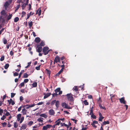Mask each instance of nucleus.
<instances>
[{"mask_svg": "<svg viewBox=\"0 0 130 130\" xmlns=\"http://www.w3.org/2000/svg\"><path fill=\"white\" fill-rule=\"evenodd\" d=\"M67 98L68 100L70 101H74L73 98V95L71 93L67 94L66 95Z\"/></svg>", "mask_w": 130, "mask_h": 130, "instance_id": "nucleus-1", "label": "nucleus"}, {"mask_svg": "<svg viewBox=\"0 0 130 130\" xmlns=\"http://www.w3.org/2000/svg\"><path fill=\"white\" fill-rule=\"evenodd\" d=\"M48 49V47L47 46L44 47L42 49V52L45 55H46L48 54L49 51Z\"/></svg>", "mask_w": 130, "mask_h": 130, "instance_id": "nucleus-2", "label": "nucleus"}, {"mask_svg": "<svg viewBox=\"0 0 130 130\" xmlns=\"http://www.w3.org/2000/svg\"><path fill=\"white\" fill-rule=\"evenodd\" d=\"M60 119H59L55 122V125H59L60 124L61 126H65V123H62L61 122V121H60Z\"/></svg>", "mask_w": 130, "mask_h": 130, "instance_id": "nucleus-3", "label": "nucleus"}, {"mask_svg": "<svg viewBox=\"0 0 130 130\" xmlns=\"http://www.w3.org/2000/svg\"><path fill=\"white\" fill-rule=\"evenodd\" d=\"M36 46L37 48H36V51L39 53L41 52L42 50V47L39 46V44H36Z\"/></svg>", "mask_w": 130, "mask_h": 130, "instance_id": "nucleus-4", "label": "nucleus"}, {"mask_svg": "<svg viewBox=\"0 0 130 130\" xmlns=\"http://www.w3.org/2000/svg\"><path fill=\"white\" fill-rule=\"evenodd\" d=\"M120 102L121 104H126V101L125 100V98L124 97H122L119 99Z\"/></svg>", "mask_w": 130, "mask_h": 130, "instance_id": "nucleus-5", "label": "nucleus"}, {"mask_svg": "<svg viewBox=\"0 0 130 130\" xmlns=\"http://www.w3.org/2000/svg\"><path fill=\"white\" fill-rule=\"evenodd\" d=\"M55 93H57L58 95H60L62 93V91H60V88H58L55 90Z\"/></svg>", "mask_w": 130, "mask_h": 130, "instance_id": "nucleus-6", "label": "nucleus"}, {"mask_svg": "<svg viewBox=\"0 0 130 130\" xmlns=\"http://www.w3.org/2000/svg\"><path fill=\"white\" fill-rule=\"evenodd\" d=\"M35 105L34 104H33L32 105H24L23 106V108H25V109H28L29 108L31 107L34 106Z\"/></svg>", "mask_w": 130, "mask_h": 130, "instance_id": "nucleus-7", "label": "nucleus"}, {"mask_svg": "<svg viewBox=\"0 0 130 130\" xmlns=\"http://www.w3.org/2000/svg\"><path fill=\"white\" fill-rule=\"evenodd\" d=\"M49 114L51 116H54L55 114V112L53 109H50L48 111Z\"/></svg>", "mask_w": 130, "mask_h": 130, "instance_id": "nucleus-8", "label": "nucleus"}, {"mask_svg": "<svg viewBox=\"0 0 130 130\" xmlns=\"http://www.w3.org/2000/svg\"><path fill=\"white\" fill-rule=\"evenodd\" d=\"M60 61V58L59 57L56 56V57L54 59V64H55V63H57L58 62Z\"/></svg>", "mask_w": 130, "mask_h": 130, "instance_id": "nucleus-9", "label": "nucleus"}, {"mask_svg": "<svg viewBox=\"0 0 130 130\" xmlns=\"http://www.w3.org/2000/svg\"><path fill=\"white\" fill-rule=\"evenodd\" d=\"M7 101L9 104L11 103L12 105H13L15 104L14 101L12 100V99H10V100H8Z\"/></svg>", "mask_w": 130, "mask_h": 130, "instance_id": "nucleus-10", "label": "nucleus"}, {"mask_svg": "<svg viewBox=\"0 0 130 130\" xmlns=\"http://www.w3.org/2000/svg\"><path fill=\"white\" fill-rule=\"evenodd\" d=\"M27 125L26 124H23L22 126L21 127L20 129H26L27 127Z\"/></svg>", "mask_w": 130, "mask_h": 130, "instance_id": "nucleus-11", "label": "nucleus"}, {"mask_svg": "<svg viewBox=\"0 0 130 130\" xmlns=\"http://www.w3.org/2000/svg\"><path fill=\"white\" fill-rule=\"evenodd\" d=\"M41 10L40 8H39L37 11L36 14H38L39 16H40L41 14Z\"/></svg>", "mask_w": 130, "mask_h": 130, "instance_id": "nucleus-12", "label": "nucleus"}, {"mask_svg": "<svg viewBox=\"0 0 130 130\" xmlns=\"http://www.w3.org/2000/svg\"><path fill=\"white\" fill-rule=\"evenodd\" d=\"M51 94V93H49L45 94L44 97V99H46Z\"/></svg>", "mask_w": 130, "mask_h": 130, "instance_id": "nucleus-13", "label": "nucleus"}, {"mask_svg": "<svg viewBox=\"0 0 130 130\" xmlns=\"http://www.w3.org/2000/svg\"><path fill=\"white\" fill-rule=\"evenodd\" d=\"M27 110H26L25 108H24L22 109V112L23 113V115H24L26 114V112Z\"/></svg>", "mask_w": 130, "mask_h": 130, "instance_id": "nucleus-14", "label": "nucleus"}, {"mask_svg": "<svg viewBox=\"0 0 130 130\" xmlns=\"http://www.w3.org/2000/svg\"><path fill=\"white\" fill-rule=\"evenodd\" d=\"M21 116V114H19L17 115V120L19 121L20 120V119Z\"/></svg>", "mask_w": 130, "mask_h": 130, "instance_id": "nucleus-15", "label": "nucleus"}, {"mask_svg": "<svg viewBox=\"0 0 130 130\" xmlns=\"http://www.w3.org/2000/svg\"><path fill=\"white\" fill-rule=\"evenodd\" d=\"M35 42L36 43H39L40 41V38L38 37H37L35 38Z\"/></svg>", "mask_w": 130, "mask_h": 130, "instance_id": "nucleus-16", "label": "nucleus"}, {"mask_svg": "<svg viewBox=\"0 0 130 130\" xmlns=\"http://www.w3.org/2000/svg\"><path fill=\"white\" fill-rule=\"evenodd\" d=\"M59 102L58 101H56L55 103V106L57 108H58L59 107Z\"/></svg>", "mask_w": 130, "mask_h": 130, "instance_id": "nucleus-17", "label": "nucleus"}, {"mask_svg": "<svg viewBox=\"0 0 130 130\" xmlns=\"http://www.w3.org/2000/svg\"><path fill=\"white\" fill-rule=\"evenodd\" d=\"M72 107H71L68 104L66 103V108L67 109H72Z\"/></svg>", "mask_w": 130, "mask_h": 130, "instance_id": "nucleus-18", "label": "nucleus"}, {"mask_svg": "<svg viewBox=\"0 0 130 130\" xmlns=\"http://www.w3.org/2000/svg\"><path fill=\"white\" fill-rule=\"evenodd\" d=\"M45 45V43L44 42L42 41L39 44V46H44Z\"/></svg>", "mask_w": 130, "mask_h": 130, "instance_id": "nucleus-19", "label": "nucleus"}, {"mask_svg": "<svg viewBox=\"0 0 130 130\" xmlns=\"http://www.w3.org/2000/svg\"><path fill=\"white\" fill-rule=\"evenodd\" d=\"M9 4L10 3L9 2H6L4 5V6L5 8L7 7L9 5Z\"/></svg>", "mask_w": 130, "mask_h": 130, "instance_id": "nucleus-20", "label": "nucleus"}, {"mask_svg": "<svg viewBox=\"0 0 130 130\" xmlns=\"http://www.w3.org/2000/svg\"><path fill=\"white\" fill-rule=\"evenodd\" d=\"M73 90L77 92L78 90V88L77 86H74V87L73 88Z\"/></svg>", "mask_w": 130, "mask_h": 130, "instance_id": "nucleus-21", "label": "nucleus"}, {"mask_svg": "<svg viewBox=\"0 0 130 130\" xmlns=\"http://www.w3.org/2000/svg\"><path fill=\"white\" fill-rule=\"evenodd\" d=\"M40 116L45 118H46L47 117V116L44 113H42L40 114Z\"/></svg>", "mask_w": 130, "mask_h": 130, "instance_id": "nucleus-22", "label": "nucleus"}, {"mask_svg": "<svg viewBox=\"0 0 130 130\" xmlns=\"http://www.w3.org/2000/svg\"><path fill=\"white\" fill-rule=\"evenodd\" d=\"M43 119L42 118H40L37 119V121H39V122H41L42 123L43 122Z\"/></svg>", "mask_w": 130, "mask_h": 130, "instance_id": "nucleus-23", "label": "nucleus"}, {"mask_svg": "<svg viewBox=\"0 0 130 130\" xmlns=\"http://www.w3.org/2000/svg\"><path fill=\"white\" fill-rule=\"evenodd\" d=\"M83 103L86 105H88L89 104L87 102L86 100L83 101Z\"/></svg>", "mask_w": 130, "mask_h": 130, "instance_id": "nucleus-24", "label": "nucleus"}, {"mask_svg": "<svg viewBox=\"0 0 130 130\" xmlns=\"http://www.w3.org/2000/svg\"><path fill=\"white\" fill-rule=\"evenodd\" d=\"M28 24L29 26V28H31L33 25L32 22V21L29 22L28 23Z\"/></svg>", "mask_w": 130, "mask_h": 130, "instance_id": "nucleus-25", "label": "nucleus"}, {"mask_svg": "<svg viewBox=\"0 0 130 130\" xmlns=\"http://www.w3.org/2000/svg\"><path fill=\"white\" fill-rule=\"evenodd\" d=\"M104 118L103 116L99 117V121H102V120Z\"/></svg>", "mask_w": 130, "mask_h": 130, "instance_id": "nucleus-26", "label": "nucleus"}, {"mask_svg": "<svg viewBox=\"0 0 130 130\" xmlns=\"http://www.w3.org/2000/svg\"><path fill=\"white\" fill-rule=\"evenodd\" d=\"M32 85L33 87H36L37 86V83L36 82L32 84Z\"/></svg>", "mask_w": 130, "mask_h": 130, "instance_id": "nucleus-27", "label": "nucleus"}, {"mask_svg": "<svg viewBox=\"0 0 130 130\" xmlns=\"http://www.w3.org/2000/svg\"><path fill=\"white\" fill-rule=\"evenodd\" d=\"M99 106L101 109H103L105 110L106 109V108H105V107H104V106H103V107L102 106V105H101V104H99Z\"/></svg>", "mask_w": 130, "mask_h": 130, "instance_id": "nucleus-28", "label": "nucleus"}, {"mask_svg": "<svg viewBox=\"0 0 130 130\" xmlns=\"http://www.w3.org/2000/svg\"><path fill=\"white\" fill-rule=\"evenodd\" d=\"M22 4L21 5V6L22 7V8L23 9H24L25 8V7L26 4H25V3H23V2H22Z\"/></svg>", "mask_w": 130, "mask_h": 130, "instance_id": "nucleus-29", "label": "nucleus"}, {"mask_svg": "<svg viewBox=\"0 0 130 130\" xmlns=\"http://www.w3.org/2000/svg\"><path fill=\"white\" fill-rule=\"evenodd\" d=\"M102 101L101 99V98L99 97V99L97 100V102L99 104H101V103L102 102Z\"/></svg>", "mask_w": 130, "mask_h": 130, "instance_id": "nucleus-30", "label": "nucleus"}, {"mask_svg": "<svg viewBox=\"0 0 130 130\" xmlns=\"http://www.w3.org/2000/svg\"><path fill=\"white\" fill-rule=\"evenodd\" d=\"M34 122L32 121H30L28 122V125L30 126L33 124Z\"/></svg>", "mask_w": 130, "mask_h": 130, "instance_id": "nucleus-31", "label": "nucleus"}, {"mask_svg": "<svg viewBox=\"0 0 130 130\" xmlns=\"http://www.w3.org/2000/svg\"><path fill=\"white\" fill-rule=\"evenodd\" d=\"M12 17V14H9V15L7 17V20L8 21L11 19Z\"/></svg>", "mask_w": 130, "mask_h": 130, "instance_id": "nucleus-32", "label": "nucleus"}, {"mask_svg": "<svg viewBox=\"0 0 130 130\" xmlns=\"http://www.w3.org/2000/svg\"><path fill=\"white\" fill-rule=\"evenodd\" d=\"M102 123L105 125L106 124H109V122L108 121H104Z\"/></svg>", "mask_w": 130, "mask_h": 130, "instance_id": "nucleus-33", "label": "nucleus"}, {"mask_svg": "<svg viewBox=\"0 0 130 130\" xmlns=\"http://www.w3.org/2000/svg\"><path fill=\"white\" fill-rule=\"evenodd\" d=\"M24 72V70H22L21 71V72L20 73L19 76V78H20L21 76V75L22 73H23Z\"/></svg>", "mask_w": 130, "mask_h": 130, "instance_id": "nucleus-34", "label": "nucleus"}, {"mask_svg": "<svg viewBox=\"0 0 130 130\" xmlns=\"http://www.w3.org/2000/svg\"><path fill=\"white\" fill-rule=\"evenodd\" d=\"M28 75L26 73H25L24 74L23 76V77L26 78L28 77Z\"/></svg>", "mask_w": 130, "mask_h": 130, "instance_id": "nucleus-35", "label": "nucleus"}, {"mask_svg": "<svg viewBox=\"0 0 130 130\" xmlns=\"http://www.w3.org/2000/svg\"><path fill=\"white\" fill-rule=\"evenodd\" d=\"M9 66V65L8 63L6 64L4 66V68L5 69H7Z\"/></svg>", "mask_w": 130, "mask_h": 130, "instance_id": "nucleus-36", "label": "nucleus"}, {"mask_svg": "<svg viewBox=\"0 0 130 130\" xmlns=\"http://www.w3.org/2000/svg\"><path fill=\"white\" fill-rule=\"evenodd\" d=\"M6 113H4L5 116H8L10 115L8 111H7V110H6Z\"/></svg>", "mask_w": 130, "mask_h": 130, "instance_id": "nucleus-37", "label": "nucleus"}, {"mask_svg": "<svg viewBox=\"0 0 130 130\" xmlns=\"http://www.w3.org/2000/svg\"><path fill=\"white\" fill-rule=\"evenodd\" d=\"M91 118L94 119H96V117L93 114H91Z\"/></svg>", "mask_w": 130, "mask_h": 130, "instance_id": "nucleus-38", "label": "nucleus"}, {"mask_svg": "<svg viewBox=\"0 0 130 130\" xmlns=\"http://www.w3.org/2000/svg\"><path fill=\"white\" fill-rule=\"evenodd\" d=\"M19 20V18L18 17H16L14 19V22H17Z\"/></svg>", "mask_w": 130, "mask_h": 130, "instance_id": "nucleus-39", "label": "nucleus"}, {"mask_svg": "<svg viewBox=\"0 0 130 130\" xmlns=\"http://www.w3.org/2000/svg\"><path fill=\"white\" fill-rule=\"evenodd\" d=\"M14 127L15 128H16L18 126V124L15 122L14 123Z\"/></svg>", "mask_w": 130, "mask_h": 130, "instance_id": "nucleus-40", "label": "nucleus"}, {"mask_svg": "<svg viewBox=\"0 0 130 130\" xmlns=\"http://www.w3.org/2000/svg\"><path fill=\"white\" fill-rule=\"evenodd\" d=\"M56 101V100H55L52 101L51 103V105H54V104L55 103Z\"/></svg>", "mask_w": 130, "mask_h": 130, "instance_id": "nucleus-41", "label": "nucleus"}, {"mask_svg": "<svg viewBox=\"0 0 130 130\" xmlns=\"http://www.w3.org/2000/svg\"><path fill=\"white\" fill-rule=\"evenodd\" d=\"M3 43L4 44H6L7 42V40L5 38L3 39Z\"/></svg>", "mask_w": 130, "mask_h": 130, "instance_id": "nucleus-42", "label": "nucleus"}, {"mask_svg": "<svg viewBox=\"0 0 130 130\" xmlns=\"http://www.w3.org/2000/svg\"><path fill=\"white\" fill-rule=\"evenodd\" d=\"M1 14L2 15H5L6 14V13H5V12L4 10H3L1 12Z\"/></svg>", "mask_w": 130, "mask_h": 130, "instance_id": "nucleus-43", "label": "nucleus"}, {"mask_svg": "<svg viewBox=\"0 0 130 130\" xmlns=\"http://www.w3.org/2000/svg\"><path fill=\"white\" fill-rule=\"evenodd\" d=\"M24 120V117H21L20 120V123H21Z\"/></svg>", "mask_w": 130, "mask_h": 130, "instance_id": "nucleus-44", "label": "nucleus"}, {"mask_svg": "<svg viewBox=\"0 0 130 130\" xmlns=\"http://www.w3.org/2000/svg\"><path fill=\"white\" fill-rule=\"evenodd\" d=\"M6 117L5 116L3 115L2 117L1 118V119L2 120H4V119L6 118Z\"/></svg>", "mask_w": 130, "mask_h": 130, "instance_id": "nucleus-45", "label": "nucleus"}, {"mask_svg": "<svg viewBox=\"0 0 130 130\" xmlns=\"http://www.w3.org/2000/svg\"><path fill=\"white\" fill-rule=\"evenodd\" d=\"M2 126L3 127H5L7 124V123L6 122L2 123Z\"/></svg>", "mask_w": 130, "mask_h": 130, "instance_id": "nucleus-46", "label": "nucleus"}, {"mask_svg": "<svg viewBox=\"0 0 130 130\" xmlns=\"http://www.w3.org/2000/svg\"><path fill=\"white\" fill-rule=\"evenodd\" d=\"M15 94L13 93H11V98H13L15 95Z\"/></svg>", "mask_w": 130, "mask_h": 130, "instance_id": "nucleus-47", "label": "nucleus"}, {"mask_svg": "<svg viewBox=\"0 0 130 130\" xmlns=\"http://www.w3.org/2000/svg\"><path fill=\"white\" fill-rule=\"evenodd\" d=\"M3 112V110L2 109L0 108V115L2 116V113Z\"/></svg>", "mask_w": 130, "mask_h": 130, "instance_id": "nucleus-48", "label": "nucleus"}, {"mask_svg": "<svg viewBox=\"0 0 130 130\" xmlns=\"http://www.w3.org/2000/svg\"><path fill=\"white\" fill-rule=\"evenodd\" d=\"M4 56H3L1 57V58L0 59V60L1 61H2L4 60Z\"/></svg>", "mask_w": 130, "mask_h": 130, "instance_id": "nucleus-49", "label": "nucleus"}, {"mask_svg": "<svg viewBox=\"0 0 130 130\" xmlns=\"http://www.w3.org/2000/svg\"><path fill=\"white\" fill-rule=\"evenodd\" d=\"M28 81L29 80L28 79H26L24 80V82L25 83H27Z\"/></svg>", "mask_w": 130, "mask_h": 130, "instance_id": "nucleus-50", "label": "nucleus"}, {"mask_svg": "<svg viewBox=\"0 0 130 130\" xmlns=\"http://www.w3.org/2000/svg\"><path fill=\"white\" fill-rule=\"evenodd\" d=\"M44 103L43 102H39L38 103H37V105H42Z\"/></svg>", "mask_w": 130, "mask_h": 130, "instance_id": "nucleus-51", "label": "nucleus"}, {"mask_svg": "<svg viewBox=\"0 0 130 130\" xmlns=\"http://www.w3.org/2000/svg\"><path fill=\"white\" fill-rule=\"evenodd\" d=\"M70 102L69 103V104L71 105H72L74 104V101H70Z\"/></svg>", "mask_w": 130, "mask_h": 130, "instance_id": "nucleus-52", "label": "nucleus"}, {"mask_svg": "<svg viewBox=\"0 0 130 130\" xmlns=\"http://www.w3.org/2000/svg\"><path fill=\"white\" fill-rule=\"evenodd\" d=\"M98 121H93L92 123L95 124H98Z\"/></svg>", "mask_w": 130, "mask_h": 130, "instance_id": "nucleus-53", "label": "nucleus"}, {"mask_svg": "<svg viewBox=\"0 0 130 130\" xmlns=\"http://www.w3.org/2000/svg\"><path fill=\"white\" fill-rule=\"evenodd\" d=\"M52 96L53 97H54L55 96H57V95H58L57 93H54L53 94H52Z\"/></svg>", "mask_w": 130, "mask_h": 130, "instance_id": "nucleus-54", "label": "nucleus"}, {"mask_svg": "<svg viewBox=\"0 0 130 130\" xmlns=\"http://www.w3.org/2000/svg\"><path fill=\"white\" fill-rule=\"evenodd\" d=\"M71 119L73 121H74V123H75V124H76V122L77 121V120H75V119Z\"/></svg>", "mask_w": 130, "mask_h": 130, "instance_id": "nucleus-55", "label": "nucleus"}, {"mask_svg": "<svg viewBox=\"0 0 130 130\" xmlns=\"http://www.w3.org/2000/svg\"><path fill=\"white\" fill-rule=\"evenodd\" d=\"M13 75L14 76H17L18 75V73L17 72H15L14 73Z\"/></svg>", "mask_w": 130, "mask_h": 130, "instance_id": "nucleus-56", "label": "nucleus"}, {"mask_svg": "<svg viewBox=\"0 0 130 130\" xmlns=\"http://www.w3.org/2000/svg\"><path fill=\"white\" fill-rule=\"evenodd\" d=\"M40 66H38V67H36L35 68L37 70H40Z\"/></svg>", "mask_w": 130, "mask_h": 130, "instance_id": "nucleus-57", "label": "nucleus"}, {"mask_svg": "<svg viewBox=\"0 0 130 130\" xmlns=\"http://www.w3.org/2000/svg\"><path fill=\"white\" fill-rule=\"evenodd\" d=\"M48 128L46 127V126H44L43 127V129L44 130H46Z\"/></svg>", "mask_w": 130, "mask_h": 130, "instance_id": "nucleus-58", "label": "nucleus"}, {"mask_svg": "<svg viewBox=\"0 0 130 130\" xmlns=\"http://www.w3.org/2000/svg\"><path fill=\"white\" fill-rule=\"evenodd\" d=\"M20 100L21 102H22L23 100V97L22 96H21L20 98Z\"/></svg>", "mask_w": 130, "mask_h": 130, "instance_id": "nucleus-59", "label": "nucleus"}, {"mask_svg": "<svg viewBox=\"0 0 130 130\" xmlns=\"http://www.w3.org/2000/svg\"><path fill=\"white\" fill-rule=\"evenodd\" d=\"M93 110L91 109L90 110V113L89 114V115H91V114H93Z\"/></svg>", "mask_w": 130, "mask_h": 130, "instance_id": "nucleus-60", "label": "nucleus"}, {"mask_svg": "<svg viewBox=\"0 0 130 130\" xmlns=\"http://www.w3.org/2000/svg\"><path fill=\"white\" fill-rule=\"evenodd\" d=\"M24 85V83L23 82L21 83L20 84V85L21 87H22Z\"/></svg>", "mask_w": 130, "mask_h": 130, "instance_id": "nucleus-61", "label": "nucleus"}, {"mask_svg": "<svg viewBox=\"0 0 130 130\" xmlns=\"http://www.w3.org/2000/svg\"><path fill=\"white\" fill-rule=\"evenodd\" d=\"M62 106L63 107L65 108V103H63L62 104Z\"/></svg>", "mask_w": 130, "mask_h": 130, "instance_id": "nucleus-62", "label": "nucleus"}, {"mask_svg": "<svg viewBox=\"0 0 130 130\" xmlns=\"http://www.w3.org/2000/svg\"><path fill=\"white\" fill-rule=\"evenodd\" d=\"M91 125H92V126L95 128H96V126L95 125V124H93V123H91Z\"/></svg>", "mask_w": 130, "mask_h": 130, "instance_id": "nucleus-63", "label": "nucleus"}, {"mask_svg": "<svg viewBox=\"0 0 130 130\" xmlns=\"http://www.w3.org/2000/svg\"><path fill=\"white\" fill-rule=\"evenodd\" d=\"M21 108H22L21 106L20 107H19L18 109V111H20L21 109Z\"/></svg>", "mask_w": 130, "mask_h": 130, "instance_id": "nucleus-64", "label": "nucleus"}]
</instances>
